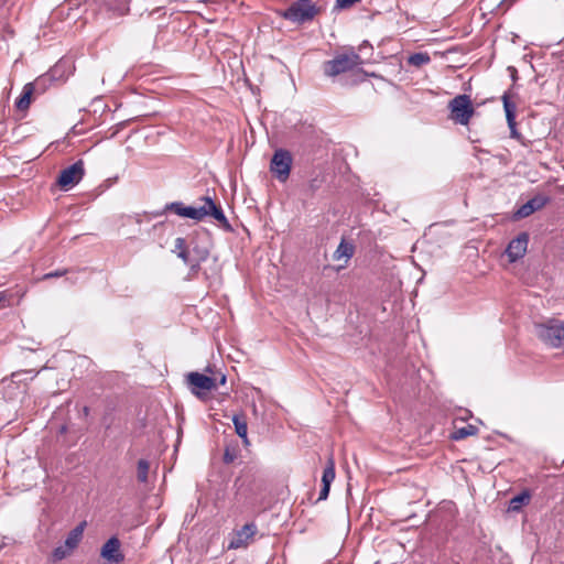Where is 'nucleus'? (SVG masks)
Listing matches in <instances>:
<instances>
[{
    "label": "nucleus",
    "instance_id": "f257e3e1",
    "mask_svg": "<svg viewBox=\"0 0 564 564\" xmlns=\"http://www.w3.org/2000/svg\"><path fill=\"white\" fill-rule=\"evenodd\" d=\"M319 13V8L312 0H295L279 15L292 23L304 24L311 22Z\"/></svg>",
    "mask_w": 564,
    "mask_h": 564
},
{
    "label": "nucleus",
    "instance_id": "f03ea898",
    "mask_svg": "<svg viewBox=\"0 0 564 564\" xmlns=\"http://www.w3.org/2000/svg\"><path fill=\"white\" fill-rule=\"evenodd\" d=\"M361 64L362 59L360 55L354 51H350L338 54L330 61H326L323 65V70L326 76L336 77L340 74L352 70Z\"/></svg>",
    "mask_w": 564,
    "mask_h": 564
},
{
    "label": "nucleus",
    "instance_id": "7ed1b4c3",
    "mask_svg": "<svg viewBox=\"0 0 564 564\" xmlns=\"http://www.w3.org/2000/svg\"><path fill=\"white\" fill-rule=\"evenodd\" d=\"M538 337L546 345L558 348L564 346V322L551 319L536 326Z\"/></svg>",
    "mask_w": 564,
    "mask_h": 564
},
{
    "label": "nucleus",
    "instance_id": "20e7f679",
    "mask_svg": "<svg viewBox=\"0 0 564 564\" xmlns=\"http://www.w3.org/2000/svg\"><path fill=\"white\" fill-rule=\"evenodd\" d=\"M448 109L451 111L449 118L462 126L469 123V120L475 113L471 99L468 95H457L448 102Z\"/></svg>",
    "mask_w": 564,
    "mask_h": 564
},
{
    "label": "nucleus",
    "instance_id": "39448f33",
    "mask_svg": "<svg viewBox=\"0 0 564 564\" xmlns=\"http://www.w3.org/2000/svg\"><path fill=\"white\" fill-rule=\"evenodd\" d=\"M182 247L192 260L206 261L210 254V240L207 235H195L191 238L189 243L182 237Z\"/></svg>",
    "mask_w": 564,
    "mask_h": 564
},
{
    "label": "nucleus",
    "instance_id": "423d86ee",
    "mask_svg": "<svg viewBox=\"0 0 564 564\" xmlns=\"http://www.w3.org/2000/svg\"><path fill=\"white\" fill-rule=\"evenodd\" d=\"M292 163L293 158L288 150H275L271 159L270 171L280 182H285L290 176Z\"/></svg>",
    "mask_w": 564,
    "mask_h": 564
},
{
    "label": "nucleus",
    "instance_id": "0eeeda50",
    "mask_svg": "<svg viewBox=\"0 0 564 564\" xmlns=\"http://www.w3.org/2000/svg\"><path fill=\"white\" fill-rule=\"evenodd\" d=\"M186 381L191 392L199 399H203L206 395V392L217 390L218 388V383L215 378L199 372H189L186 376Z\"/></svg>",
    "mask_w": 564,
    "mask_h": 564
},
{
    "label": "nucleus",
    "instance_id": "6e6552de",
    "mask_svg": "<svg viewBox=\"0 0 564 564\" xmlns=\"http://www.w3.org/2000/svg\"><path fill=\"white\" fill-rule=\"evenodd\" d=\"M85 174L84 162L82 160L76 161L74 164L62 170L57 180V184L68 189L78 184Z\"/></svg>",
    "mask_w": 564,
    "mask_h": 564
},
{
    "label": "nucleus",
    "instance_id": "1a4fd4ad",
    "mask_svg": "<svg viewBox=\"0 0 564 564\" xmlns=\"http://www.w3.org/2000/svg\"><path fill=\"white\" fill-rule=\"evenodd\" d=\"M163 213H174L175 215L200 221L206 217L204 205L200 207L185 206L182 202H172L164 206Z\"/></svg>",
    "mask_w": 564,
    "mask_h": 564
},
{
    "label": "nucleus",
    "instance_id": "9d476101",
    "mask_svg": "<svg viewBox=\"0 0 564 564\" xmlns=\"http://www.w3.org/2000/svg\"><path fill=\"white\" fill-rule=\"evenodd\" d=\"M82 533L83 531H72L65 542L54 549L53 560L57 562L70 556L82 540Z\"/></svg>",
    "mask_w": 564,
    "mask_h": 564
},
{
    "label": "nucleus",
    "instance_id": "9b49d317",
    "mask_svg": "<svg viewBox=\"0 0 564 564\" xmlns=\"http://www.w3.org/2000/svg\"><path fill=\"white\" fill-rule=\"evenodd\" d=\"M100 556L108 564H120L124 560V554L121 551V543L118 538H110L100 550Z\"/></svg>",
    "mask_w": 564,
    "mask_h": 564
},
{
    "label": "nucleus",
    "instance_id": "f8f14e48",
    "mask_svg": "<svg viewBox=\"0 0 564 564\" xmlns=\"http://www.w3.org/2000/svg\"><path fill=\"white\" fill-rule=\"evenodd\" d=\"M529 242V235L527 232H521L514 239H512L507 249V256L510 262H516L517 260L524 257Z\"/></svg>",
    "mask_w": 564,
    "mask_h": 564
},
{
    "label": "nucleus",
    "instance_id": "ddd939ff",
    "mask_svg": "<svg viewBox=\"0 0 564 564\" xmlns=\"http://www.w3.org/2000/svg\"><path fill=\"white\" fill-rule=\"evenodd\" d=\"M204 202V208L206 209V216H212L215 220L219 223V225L226 229L231 230V226L225 216L221 207L217 206L215 202L209 196L202 197Z\"/></svg>",
    "mask_w": 564,
    "mask_h": 564
},
{
    "label": "nucleus",
    "instance_id": "4468645a",
    "mask_svg": "<svg viewBox=\"0 0 564 564\" xmlns=\"http://www.w3.org/2000/svg\"><path fill=\"white\" fill-rule=\"evenodd\" d=\"M549 198L542 195H538L531 199H529L525 204H523L517 212L516 216L518 218H525L532 215L534 212L543 208Z\"/></svg>",
    "mask_w": 564,
    "mask_h": 564
},
{
    "label": "nucleus",
    "instance_id": "2eb2a0df",
    "mask_svg": "<svg viewBox=\"0 0 564 564\" xmlns=\"http://www.w3.org/2000/svg\"><path fill=\"white\" fill-rule=\"evenodd\" d=\"M181 239H175L173 252L184 262V264L188 265L189 275L196 276L200 270V264L204 261L189 259L188 254L184 251Z\"/></svg>",
    "mask_w": 564,
    "mask_h": 564
},
{
    "label": "nucleus",
    "instance_id": "dca6fc26",
    "mask_svg": "<svg viewBox=\"0 0 564 564\" xmlns=\"http://www.w3.org/2000/svg\"><path fill=\"white\" fill-rule=\"evenodd\" d=\"M256 531H236L235 534H231L228 539V550H237L240 547H247L249 543L253 540Z\"/></svg>",
    "mask_w": 564,
    "mask_h": 564
},
{
    "label": "nucleus",
    "instance_id": "f3484780",
    "mask_svg": "<svg viewBox=\"0 0 564 564\" xmlns=\"http://www.w3.org/2000/svg\"><path fill=\"white\" fill-rule=\"evenodd\" d=\"M131 0H105V4L112 17H122L129 12Z\"/></svg>",
    "mask_w": 564,
    "mask_h": 564
},
{
    "label": "nucleus",
    "instance_id": "a211bd4d",
    "mask_svg": "<svg viewBox=\"0 0 564 564\" xmlns=\"http://www.w3.org/2000/svg\"><path fill=\"white\" fill-rule=\"evenodd\" d=\"M531 501V494L529 490H523L519 495L514 496L509 501L508 511L517 512L520 511L524 506Z\"/></svg>",
    "mask_w": 564,
    "mask_h": 564
},
{
    "label": "nucleus",
    "instance_id": "6ab92c4d",
    "mask_svg": "<svg viewBox=\"0 0 564 564\" xmlns=\"http://www.w3.org/2000/svg\"><path fill=\"white\" fill-rule=\"evenodd\" d=\"M232 423L235 425V431L239 437H241L243 444L247 446L249 445L248 440V425L247 420L245 415L242 414H235L232 416Z\"/></svg>",
    "mask_w": 564,
    "mask_h": 564
},
{
    "label": "nucleus",
    "instance_id": "aec40b11",
    "mask_svg": "<svg viewBox=\"0 0 564 564\" xmlns=\"http://www.w3.org/2000/svg\"><path fill=\"white\" fill-rule=\"evenodd\" d=\"M34 91V84L29 83L23 87L21 96L15 101V107L20 111L29 109L31 105V96Z\"/></svg>",
    "mask_w": 564,
    "mask_h": 564
},
{
    "label": "nucleus",
    "instance_id": "412c9836",
    "mask_svg": "<svg viewBox=\"0 0 564 564\" xmlns=\"http://www.w3.org/2000/svg\"><path fill=\"white\" fill-rule=\"evenodd\" d=\"M477 433L478 429L475 425L468 424L466 426L455 429L451 437L454 441H460L468 436L476 435Z\"/></svg>",
    "mask_w": 564,
    "mask_h": 564
},
{
    "label": "nucleus",
    "instance_id": "4be33fe9",
    "mask_svg": "<svg viewBox=\"0 0 564 564\" xmlns=\"http://www.w3.org/2000/svg\"><path fill=\"white\" fill-rule=\"evenodd\" d=\"M430 62H431L430 55L427 53H423V52L411 54L408 57V64L415 66V67H421L423 65L429 64Z\"/></svg>",
    "mask_w": 564,
    "mask_h": 564
},
{
    "label": "nucleus",
    "instance_id": "5701e85b",
    "mask_svg": "<svg viewBox=\"0 0 564 564\" xmlns=\"http://www.w3.org/2000/svg\"><path fill=\"white\" fill-rule=\"evenodd\" d=\"M352 254H354L352 245L347 243L343 240L334 252V259L339 260L343 257H345L346 259H350L352 257Z\"/></svg>",
    "mask_w": 564,
    "mask_h": 564
},
{
    "label": "nucleus",
    "instance_id": "b1692460",
    "mask_svg": "<svg viewBox=\"0 0 564 564\" xmlns=\"http://www.w3.org/2000/svg\"><path fill=\"white\" fill-rule=\"evenodd\" d=\"M335 479V463L334 459L330 457L327 462L326 467L324 468L323 476H322V484L328 485L330 487V484Z\"/></svg>",
    "mask_w": 564,
    "mask_h": 564
},
{
    "label": "nucleus",
    "instance_id": "393cba45",
    "mask_svg": "<svg viewBox=\"0 0 564 564\" xmlns=\"http://www.w3.org/2000/svg\"><path fill=\"white\" fill-rule=\"evenodd\" d=\"M18 303L15 294L11 290H4L0 292V310L10 307Z\"/></svg>",
    "mask_w": 564,
    "mask_h": 564
},
{
    "label": "nucleus",
    "instance_id": "a878e982",
    "mask_svg": "<svg viewBox=\"0 0 564 564\" xmlns=\"http://www.w3.org/2000/svg\"><path fill=\"white\" fill-rule=\"evenodd\" d=\"M150 464L147 459H140L137 466V478L140 482L148 481Z\"/></svg>",
    "mask_w": 564,
    "mask_h": 564
},
{
    "label": "nucleus",
    "instance_id": "bb28decb",
    "mask_svg": "<svg viewBox=\"0 0 564 564\" xmlns=\"http://www.w3.org/2000/svg\"><path fill=\"white\" fill-rule=\"evenodd\" d=\"M238 457V453L236 448L232 447H226L224 453V463L231 464L236 460Z\"/></svg>",
    "mask_w": 564,
    "mask_h": 564
},
{
    "label": "nucleus",
    "instance_id": "cd10ccee",
    "mask_svg": "<svg viewBox=\"0 0 564 564\" xmlns=\"http://www.w3.org/2000/svg\"><path fill=\"white\" fill-rule=\"evenodd\" d=\"M502 102H503V109H505V111H509V110H510V111H517V106H516V104H513V102H511V101L509 100V97H508V95H507V94H505V95L502 96Z\"/></svg>",
    "mask_w": 564,
    "mask_h": 564
},
{
    "label": "nucleus",
    "instance_id": "c85d7f7f",
    "mask_svg": "<svg viewBox=\"0 0 564 564\" xmlns=\"http://www.w3.org/2000/svg\"><path fill=\"white\" fill-rule=\"evenodd\" d=\"M66 273H67L66 269L52 271V272L45 273L43 275V280H48V279H53V278H59V276L65 275Z\"/></svg>",
    "mask_w": 564,
    "mask_h": 564
},
{
    "label": "nucleus",
    "instance_id": "c756f323",
    "mask_svg": "<svg viewBox=\"0 0 564 564\" xmlns=\"http://www.w3.org/2000/svg\"><path fill=\"white\" fill-rule=\"evenodd\" d=\"M360 0H336L337 7L340 9H347L359 2Z\"/></svg>",
    "mask_w": 564,
    "mask_h": 564
},
{
    "label": "nucleus",
    "instance_id": "7c9ffc66",
    "mask_svg": "<svg viewBox=\"0 0 564 564\" xmlns=\"http://www.w3.org/2000/svg\"><path fill=\"white\" fill-rule=\"evenodd\" d=\"M508 127L510 129V137L512 139H517V140H521L522 139L520 132L517 129V122H513L512 124H508Z\"/></svg>",
    "mask_w": 564,
    "mask_h": 564
},
{
    "label": "nucleus",
    "instance_id": "2f4dec72",
    "mask_svg": "<svg viewBox=\"0 0 564 564\" xmlns=\"http://www.w3.org/2000/svg\"><path fill=\"white\" fill-rule=\"evenodd\" d=\"M329 486L328 485H322V488L319 490V496H318V500H325L327 497H328V494H329Z\"/></svg>",
    "mask_w": 564,
    "mask_h": 564
},
{
    "label": "nucleus",
    "instance_id": "473e14b6",
    "mask_svg": "<svg viewBox=\"0 0 564 564\" xmlns=\"http://www.w3.org/2000/svg\"><path fill=\"white\" fill-rule=\"evenodd\" d=\"M508 124L516 122V111H505Z\"/></svg>",
    "mask_w": 564,
    "mask_h": 564
},
{
    "label": "nucleus",
    "instance_id": "72a5a7b5",
    "mask_svg": "<svg viewBox=\"0 0 564 564\" xmlns=\"http://www.w3.org/2000/svg\"><path fill=\"white\" fill-rule=\"evenodd\" d=\"M61 67H62L61 64H57L54 66V68L51 70L52 77H54L56 75V73L59 70Z\"/></svg>",
    "mask_w": 564,
    "mask_h": 564
},
{
    "label": "nucleus",
    "instance_id": "f704fd0d",
    "mask_svg": "<svg viewBox=\"0 0 564 564\" xmlns=\"http://www.w3.org/2000/svg\"><path fill=\"white\" fill-rule=\"evenodd\" d=\"M89 413H90L89 408H88V406H84V408H83V415H84V416H88V415H89Z\"/></svg>",
    "mask_w": 564,
    "mask_h": 564
},
{
    "label": "nucleus",
    "instance_id": "c9c22d12",
    "mask_svg": "<svg viewBox=\"0 0 564 564\" xmlns=\"http://www.w3.org/2000/svg\"><path fill=\"white\" fill-rule=\"evenodd\" d=\"M253 527H254L253 523H246V524L242 525L241 529H243V530L253 529Z\"/></svg>",
    "mask_w": 564,
    "mask_h": 564
},
{
    "label": "nucleus",
    "instance_id": "e433bc0d",
    "mask_svg": "<svg viewBox=\"0 0 564 564\" xmlns=\"http://www.w3.org/2000/svg\"><path fill=\"white\" fill-rule=\"evenodd\" d=\"M310 187L312 188V191H315L318 188V185L315 183V181H312Z\"/></svg>",
    "mask_w": 564,
    "mask_h": 564
},
{
    "label": "nucleus",
    "instance_id": "4c0bfd02",
    "mask_svg": "<svg viewBox=\"0 0 564 564\" xmlns=\"http://www.w3.org/2000/svg\"><path fill=\"white\" fill-rule=\"evenodd\" d=\"M85 527H86V521H83L79 524H77V527L75 529L82 530V529H85Z\"/></svg>",
    "mask_w": 564,
    "mask_h": 564
},
{
    "label": "nucleus",
    "instance_id": "58836bf2",
    "mask_svg": "<svg viewBox=\"0 0 564 564\" xmlns=\"http://www.w3.org/2000/svg\"><path fill=\"white\" fill-rule=\"evenodd\" d=\"M225 382H226V376L223 375L221 378L219 379V383L225 384Z\"/></svg>",
    "mask_w": 564,
    "mask_h": 564
},
{
    "label": "nucleus",
    "instance_id": "ea45409f",
    "mask_svg": "<svg viewBox=\"0 0 564 564\" xmlns=\"http://www.w3.org/2000/svg\"><path fill=\"white\" fill-rule=\"evenodd\" d=\"M160 10H161V8L151 11L150 15L154 14L155 12H159Z\"/></svg>",
    "mask_w": 564,
    "mask_h": 564
}]
</instances>
